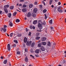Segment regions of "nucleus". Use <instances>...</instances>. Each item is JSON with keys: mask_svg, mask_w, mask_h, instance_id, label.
<instances>
[{"mask_svg": "<svg viewBox=\"0 0 66 66\" xmlns=\"http://www.w3.org/2000/svg\"><path fill=\"white\" fill-rule=\"evenodd\" d=\"M6 28H7V26L6 25H4V28H0V31L2 33H3V32H5L6 31Z\"/></svg>", "mask_w": 66, "mask_h": 66, "instance_id": "obj_1", "label": "nucleus"}, {"mask_svg": "<svg viewBox=\"0 0 66 66\" xmlns=\"http://www.w3.org/2000/svg\"><path fill=\"white\" fill-rule=\"evenodd\" d=\"M9 5H5L4 6V10L6 13H7L8 12V11H7V8H8V7H9Z\"/></svg>", "mask_w": 66, "mask_h": 66, "instance_id": "obj_2", "label": "nucleus"}, {"mask_svg": "<svg viewBox=\"0 0 66 66\" xmlns=\"http://www.w3.org/2000/svg\"><path fill=\"white\" fill-rule=\"evenodd\" d=\"M62 8V6H60L58 7L57 8V11L58 12H59L60 13H62L63 12V11L61 10V9Z\"/></svg>", "mask_w": 66, "mask_h": 66, "instance_id": "obj_3", "label": "nucleus"}, {"mask_svg": "<svg viewBox=\"0 0 66 66\" xmlns=\"http://www.w3.org/2000/svg\"><path fill=\"white\" fill-rule=\"evenodd\" d=\"M42 24H41V23H39L38 25V28H39L40 30H42L43 29V26H42Z\"/></svg>", "mask_w": 66, "mask_h": 66, "instance_id": "obj_4", "label": "nucleus"}, {"mask_svg": "<svg viewBox=\"0 0 66 66\" xmlns=\"http://www.w3.org/2000/svg\"><path fill=\"white\" fill-rule=\"evenodd\" d=\"M32 43V41H30L29 42H28L26 43L27 45V46H31V44Z\"/></svg>", "mask_w": 66, "mask_h": 66, "instance_id": "obj_5", "label": "nucleus"}, {"mask_svg": "<svg viewBox=\"0 0 66 66\" xmlns=\"http://www.w3.org/2000/svg\"><path fill=\"white\" fill-rule=\"evenodd\" d=\"M7 50L9 51H10L11 50V45L10 44H8L7 46Z\"/></svg>", "mask_w": 66, "mask_h": 66, "instance_id": "obj_6", "label": "nucleus"}, {"mask_svg": "<svg viewBox=\"0 0 66 66\" xmlns=\"http://www.w3.org/2000/svg\"><path fill=\"white\" fill-rule=\"evenodd\" d=\"M32 15V14H31V13H30V12H28V14H27V17H31Z\"/></svg>", "mask_w": 66, "mask_h": 66, "instance_id": "obj_7", "label": "nucleus"}, {"mask_svg": "<svg viewBox=\"0 0 66 66\" xmlns=\"http://www.w3.org/2000/svg\"><path fill=\"white\" fill-rule=\"evenodd\" d=\"M46 39V38L44 37H43L41 38V40H42V41H43L44 42L45 41Z\"/></svg>", "mask_w": 66, "mask_h": 66, "instance_id": "obj_8", "label": "nucleus"}, {"mask_svg": "<svg viewBox=\"0 0 66 66\" xmlns=\"http://www.w3.org/2000/svg\"><path fill=\"white\" fill-rule=\"evenodd\" d=\"M22 11L24 13V12H27V8H24L22 9Z\"/></svg>", "mask_w": 66, "mask_h": 66, "instance_id": "obj_9", "label": "nucleus"}, {"mask_svg": "<svg viewBox=\"0 0 66 66\" xmlns=\"http://www.w3.org/2000/svg\"><path fill=\"white\" fill-rule=\"evenodd\" d=\"M51 45V43L50 42H48L47 43V46L48 47H50Z\"/></svg>", "mask_w": 66, "mask_h": 66, "instance_id": "obj_10", "label": "nucleus"}, {"mask_svg": "<svg viewBox=\"0 0 66 66\" xmlns=\"http://www.w3.org/2000/svg\"><path fill=\"white\" fill-rule=\"evenodd\" d=\"M37 11V8H35L33 12L34 13H36Z\"/></svg>", "mask_w": 66, "mask_h": 66, "instance_id": "obj_11", "label": "nucleus"}, {"mask_svg": "<svg viewBox=\"0 0 66 66\" xmlns=\"http://www.w3.org/2000/svg\"><path fill=\"white\" fill-rule=\"evenodd\" d=\"M27 41H28V39H27V38L26 37H24V43H26Z\"/></svg>", "mask_w": 66, "mask_h": 66, "instance_id": "obj_12", "label": "nucleus"}, {"mask_svg": "<svg viewBox=\"0 0 66 66\" xmlns=\"http://www.w3.org/2000/svg\"><path fill=\"white\" fill-rule=\"evenodd\" d=\"M35 42H32L31 44V46L32 47H34L35 46Z\"/></svg>", "mask_w": 66, "mask_h": 66, "instance_id": "obj_13", "label": "nucleus"}, {"mask_svg": "<svg viewBox=\"0 0 66 66\" xmlns=\"http://www.w3.org/2000/svg\"><path fill=\"white\" fill-rule=\"evenodd\" d=\"M41 50L42 51H44L45 50V48H44V47L42 46L41 48Z\"/></svg>", "mask_w": 66, "mask_h": 66, "instance_id": "obj_14", "label": "nucleus"}, {"mask_svg": "<svg viewBox=\"0 0 66 66\" xmlns=\"http://www.w3.org/2000/svg\"><path fill=\"white\" fill-rule=\"evenodd\" d=\"M25 60L26 62H28V57H26L25 59Z\"/></svg>", "mask_w": 66, "mask_h": 66, "instance_id": "obj_15", "label": "nucleus"}, {"mask_svg": "<svg viewBox=\"0 0 66 66\" xmlns=\"http://www.w3.org/2000/svg\"><path fill=\"white\" fill-rule=\"evenodd\" d=\"M35 53H39V49H37L36 50L35 52Z\"/></svg>", "mask_w": 66, "mask_h": 66, "instance_id": "obj_16", "label": "nucleus"}, {"mask_svg": "<svg viewBox=\"0 0 66 66\" xmlns=\"http://www.w3.org/2000/svg\"><path fill=\"white\" fill-rule=\"evenodd\" d=\"M9 26L10 27H13V24L12 22H10L9 23Z\"/></svg>", "mask_w": 66, "mask_h": 66, "instance_id": "obj_17", "label": "nucleus"}, {"mask_svg": "<svg viewBox=\"0 0 66 66\" xmlns=\"http://www.w3.org/2000/svg\"><path fill=\"white\" fill-rule=\"evenodd\" d=\"M42 45H44V46H45L46 45V42H43L42 43Z\"/></svg>", "mask_w": 66, "mask_h": 66, "instance_id": "obj_18", "label": "nucleus"}, {"mask_svg": "<svg viewBox=\"0 0 66 66\" xmlns=\"http://www.w3.org/2000/svg\"><path fill=\"white\" fill-rule=\"evenodd\" d=\"M33 4H30L29 6V7H30V8H31V7H33Z\"/></svg>", "mask_w": 66, "mask_h": 66, "instance_id": "obj_19", "label": "nucleus"}, {"mask_svg": "<svg viewBox=\"0 0 66 66\" xmlns=\"http://www.w3.org/2000/svg\"><path fill=\"white\" fill-rule=\"evenodd\" d=\"M21 34H18L17 36H18V37H20V36H21Z\"/></svg>", "mask_w": 66, "mask_h": 66, "instance_id": "obj_20", "label": "nucleus"}, {"mask_svg": "<svg viewBox=\"0 0 66 66\" xmlns=\"http://www.w3.org/2000/svg\"><path fill=\"white\" fill-rule=\"evenodd\" d=\"M37 20H35L33 22V23L34 24H36V23H37Z\"/></svg>", "mask_w": 66, "mask_h": 66, "instance_id": "obj_21", "label": "nucleus"}, {"mask_svg": "<svg viewBox=\"0 0 66 66\" xmlns=\"http://www.w3.org/2000/svg\"><path fill=\"white\" fill-rule=\"evenodd\" d=\"M32 16L34 17H35L36 16V15L34 13H32Z\"/></svg>", "mask_w": 66, "mask_h": 66, "instance_id": "obj_22", "label": "nucleus"}, {"mask_svg": "<svg viewBox=\"0 0 66 66\" xmlns=\"http://www.w3.org/2000/svg\"><path fill=\"white\" fill-rule=\"evenodd\" d=\"M40 38V37H37L36 38V39H37V40H39Z\"/></svg>", "mask_w": 66, "mask_h": 66, "instance_id": "obj_23", "label": "nucleus"}, {"mask_svg": "<svg viewBox=\"0 0 66 66\" xmlns=\"http://www.w3.org/2000/svg\"><path fill=\"white\" fill-rule=\"evenodd\" d=\"M42 46V44L40 43L38 44V46L39 47H40Z\"/></svg>", "mask_w": 66, "mask_h": 66, "instance_id": "obj_24", "label": "nucleus"}, {"mask_svg": "<svg viewBox=\"0 0 66 66\" xmlns=\"http://www.w3.org/2000/svg\"><path fill=\"white\" fill-rule=\"evenodd\" d=\"M11 14H10V13H9L8 14V16L9 17V18H10V17H11Z\"/></svg>", "mask_w": 66, "mask_h": 66, "instance_id": "obj_25", "label": "nucleus"}, {"mask_svg": "<svg viewBox=\"0 0 66 66\" xmlns=\"http://www.w3.org/2000/svg\"><path fill=\"white\" fill-rule=\"evenodd\" d=\"M15 21L16 22H19L20 21V20L18 19H17Z\"/></svg>", "mask_w": 66, "mask_h": 66, "instance_id": "obj_26", "label": "nucleus"}, {"mask_svg": "<svg viewBox=\"0 0 66 66\" xmlns=\"http://www.w3.org/2000/svg\"><path fill=\"white\" fill-rule=\"evenodd\" d=\"M52 1H53V0H50V5L51 4V3L52 2Z\"/></svg>", "mask_w": 66, "mask_h": 66, "instance_id": "obj_27", "label": "nucleus"}, {"mask_svg": "<svg viewBox=\"0 0 66 66\" xmlns=\"http://www.w3.org/2000/svg\"><path fill=\"white\" fill-rule=\"evenodd\" d=\"M14 6H11L10 7V9H11V10H13V9L14 8Z\"/></svg>", "mask_w": 66, "mask_h": 66, "instance_id": "obj_28", "label": "nucleus"}, {"mask_svg": "<svg viewBox=\"0 0 66 66\" xmlns=\"http://www.w3.org/2000/svg\"><path fill=\"white\" fill-rule=\"evenodd\" d=\"M7 60H4V64H6V63H7Z\"/></svg>", "mask_w": 66, "mask_h": 66, "instance_id": "obj_29", "label": "nucleus"}, {"mask_svg": "<svg viewBox=\"0 0 66 66\" xmlns=\"http://www.w3.org/2000/svg\"><path fill=\"white\" fill-rule=\"evenodd\" d=\"M16 14H17V12H15L13 14V16H15L16 15Z\"/></svg>", "mask_w": 66, "mask_h": 66, "instance_id": "obj_30", "label": "nucleus"}, {"mask_svg": "<svg viewBox=\"0 0 66 66\" xmlns=\"http://www.w3.org/2000/svg\"><path fill=\"white\" fill-rule=\"evenodd\" d=\"M14 42L15 43H16V44H17V43H18V41L17 40H14Z\"/></svg>", "mask_w": 66, "mask_h": 66, "instance_id": "obj_31", "label": "nucleus"}, {"mask_svg": "<svg viewBox=\"0 0 66 66\" xmlns=\"http://www.w3.org/2000/svg\"><path fill=\"white\" fill-rule=\"evenodd\" d=\"M38 22H39V23H41L42 24H43V23H42V21L41 20H39L38 21Z\"/></svg>", "mask_w": 66, "mask_h": 66, "instance_id": "obj_32", "label": "nucleus"}, {"mask_svg": "<svg viewBox=\"0 0 66 66\" xmlns=\"http://www.w3.org/2000/svg\"><path fill=\"white\" fill-rule=\"evenodd\" d=\"M43 12L44 13H46L47 12V10L46 9H44L43 10Z\"/></svg>", "mask_w": 66, "mask_h": 66, "instance_id": "obj_33", "label": "nucleus"}, {"mask_svg": "<svg viewBox=\"0 0 66 66\" xmlns=\"http://www.w3.org/2000/svg\"><path fill=\"white\" fill-rule=\"evenodd\" d=\"M50 23L51 24L52 23V20H51L50 21Z\"/></svg>", "mask_w": 66, "mask_h": 66, "instance_id": "obj_34", "label": "nucleus"}, {"mask_svg": "<svg viewBox=\"0 0 66 66\" xmlns=\"http://www.w3.org/2000/svg\"><path fill=\"white\" fill-rule=\"evenodd\" d=\"M23 7H27V5L25 4L23 5Z\"/></svg>", "mask_w": 66, "mask_h": 66, "instance_id": "obj_35", "label": "nucleus"}, {"mask_svg": "<svg viewBox=\"0 0 66 66\" xmlns=\"http://www.w3.org/2000/svg\"><path fill=\"white\" fill-rule=\"evenodd\" d=\"M39 34V33L38 32L36 34V36H38Z\"/></svg>", "mask_w": 66, "mask_h": 66, "instance_id": "obj_36", "label": "nucleus"}, {"mask_svg": "<svg viewBox=\"0 0 66 66\" xmlns=\"http://www.w3.org/2000/svg\"><path fill=\"white\" fill-rule=\"evenodd\" d=\"M45 19H47V16L46 15V14H45Z\"/></svg>", "mask_w": 66, "mask_h": 66, "instance_id": "obj_37", "label": "nucleus"}, {"mask_svg": "<svg viewBox=\"0 0 66 66\" xmlns=\"http://www.w3.org/2000/svg\"><path fill=\"white\" fill-rule=\"evenodd\" d=\"M39 7L41 9H42V5H40L39 6Z\"/></svg>", "mask_w": 66, "mask_h": 66, "instance_id": "obj_38", "label": "nucleus"}, {"mask_svg": "<svg viewBox=\"0 0 66 66\" xmlns=\"http://www.w3.org/2000/svg\"><path fill=\"white\" fill-rule=\"evenodd\" d=\"M31 35V32H29V33L28 35H29V36H30Z\"/></svg>", "mask_w": 66, "mask_h": 66, "instance_id": "obj_39", "label": "nucleus"}, {"mask_svg": "<svg viewBox=\"0 0 66 66\" xmlns=\"http://www.w3.org/2000/svg\"><path fill=\"white\" fill-rule=\"evenodd\" d=\"M30 56H31V57H32V58H34V56H33L32 55H30Z\"/></svg>", "mask_w": 66, "mask_h": 66, "instance_id": "obj_40", "label": "nucleus"}, {"mask_svg": "<svg viewBox=\"0 0 66 66\" xmlns=\"http://www.w3.org/2000/svg\"><path fill=\"white\" fill-rule=\"evenodd\" d=\"M10 36L11 37H12V36H13V33H11L10 34Z\"/></svg>", "mask_w": 66, "mask_h": 66, "instance_id": "obj_41", "label": "nucleus"}, {"mask_svg": "<svg viewBox=\"0 0 66 66\" xmlns=\"http://www.w3.org/2000/svg\"><path fill=\"white\" fill-rule=\"evenodd\" d=\"M13 48H14V47H16V44H13Z\"/></svg>", "mask_w": 66, "mask_h": 66, "instance_id": "obj_42", "label": "nucleus"}, {"mask_svg": "<svg viewBox=\"0 0 66 66\" xmlns=\"http://www.w3.org/2000/svg\"><path fill=\"white\" fill-rule=\"evenodd\" d=\"M20 2H24V0H20Z\"/></svg>", "mask_w": 66, "mask_h": 66, "instance_id": "obj_43", "label": "nucleus"}, {"mask_svg": "<svg viewBox=\"0 0 66 66\" xmlns=\"http://www.w3.org/2000/svg\"><path fill=\"white\" fill-rule=\"evenodd\" d=\"M30 51L31 52H32V53H33V50L32 49H31L30 50Z\"/></svg>", "mask_w": 66, "mask_h": 66, "instance_id": "obj_44", "label": "nucleus"}, {"mask_svg": "<svg viewBox=\"0 0 66 66\" xmlns=\"http://www.w3.org/2000/svg\"><path fill=\"white\" fill-rule=\"evenodd\" d=\"M42 24H44L45 25V24H46V22H44V23H42Z\"/></svg>", "mask_w": 66, "mask_h": 66, "instance_id": "obj_45", "label": "nucleus"}, {"mask_svg": "<svg viewBox=\"0 0 66 66\" xmlns=\"http://www.w3.org/2000/svg\"><path fill=\"white\" fill-rule=\"evenodd\" d=\"M17 53L18 54H20V52H17Z\"/></svg>", "mask_w": 66, "mask_h": 66, "instance_id": "obj_46", "label": "nucleus"}, {"mask_svg": "<svg viewBox=\"0 0 66 66\" xmlns=\"http://www.w3.org/2000/svg\"><path fill=\"white\" fill-rule=\"evenodd\" d=\"M35 5H37V2H35Z\"/></svg>", "mask_w": 66, "mask_h": 66, "instance_id": "obj_47", "label": "nucleus"}, {"mask_svg": "<svg viewBox=\"0 0 66 66\" xmlns=\"http://www.w3.org/2000/svg\"><path fill=\"white\" fill-rule=\"evenodd\" d=\"M35 56H36V57H38V54L35 55Z\"/></svg>", "mask_w": 66, "mask_h": 66, "instance_id": "obj_48", "label": "nucleus"}, {"mask_svg": "<svg viewBox=\"0 0 66 66\" xmlns=\"http://www.w3.org/2000/svg\"><path fill=\"white\" fill-rule=\"evenodd\" d=\"M25 52H27L28 51V50H27L26 48L25 49Z\"/></svg>", "mask_w": 66, "mask_h": 66, "instance_id": "obj_49", "label": "nucleus"}, {"mask_svg": "<svg viewBox=\"0 0 66 66\" xmlns=\"http://www.w3.org/2000/svg\"><path fill=\"white\" fill-rule=\"evenodd\" d=\"M61 2H58L59 5H61Z\"/></svg>", "mask_w": 66, "mask_h": 66, "instance_id": "obj_50", "label": "nucleus"}, {"mask_svg": "<svg viewBox=\"0 0 66 66\" xmlns=\"http://www.w3.org/2000/svg\"><path fill=\"white\" fill-rule=\"evenodd\" d=\"M26 32H28V30L27 28H26Z\"/></svg>", "mask_w": 66, "mask_h": 66, "instance_id": "obj_51", "label": "nucleus"}, {"mask_svg": "<svg viewBox=\"0 0 66 66\" xmlns=\"http://www.w3.org/2000/svg\"><path fill=\"white\" fill-rule=\"evenodd\" d=\"M32 28L33 29H35V27L33 26L32 27Z\"/></svg>", "mask_w": 66, "mask_h": 66, "instance_id": "obj_52", "label": "nucleus"}, {"mask_svg": "<svg viewBox=\"0 0 66 66\" xmlns=\"http://www.w3.org/2000/svg\"><path fill=\"white\" fill-rule=\"evenodd\" d=\"M32 26H30V29H32Z\"/></svg>", "mask_w": 66, "mask_h": 66, "instance_id": "obj_53", "label": "nucleus"}, {"mask_svg": "<svg viewBox=\"0 0 66 66\" xmlns=\"http://www.w3.org/2000/svg\"><path fill=\"white\" fill-rule=\"evenodd\" d=\"M59 1V0H55V2H57Z\"/></svg>", "mask_w": 66, "mask_h": 66, "instance_id": "obj_54", "label": "nucleus"}, {"mask_svg": "<svg viewBox=\"0 0 66 66\" xmlns=\"http://www.w3.org/2000/svg\"><path fill=\"white\" fill-rule=\"evenodd\" d=\"M6 35H7V36H10V35H9V34H8L7 33H6Z\"/></svg>", "mask_w": 66, "mask_h": 66, "instance_id": "obj_55", "label": "nucleus"}, {"mask_svg": "<svg viewBox=\"0 0 66 66\" xmlns=\"http://www.w3.org/2000/svg\"><path fill=\"white\" fill-rule=\"evenodd\" d=\"M51 29H52V30H53V27H51Z\"/></svg>", "mask_w": 66, "mask_h": 66, "instance_id": "obj_56", "label": "nucleus"}, {"mask_svg": "<svg viewBox=\"0 0 66 66\" xmlns=\"http://www.w3.org/2000/svg\"><path fill=\"white\" fill-rule=\"evenodd\" d=\"M1 58L2 59H3V56H1Z\"/></svg>", "mask_w": 66, "mask_h": 66, "instance_id": "obj_57", "label": "nucleus"}, {"mask_svg": "<svg viewBox=\"0 0 66 66\" xmlns=\"http://www.w3.org/2000/svg\"><path fill=\"white\" fill-rule=\"evenodd\" d=\"M51 7H54V6L53 5H52Z\"/></svg>", "mask_w": 66, "mask_h": 66, "instance_id": "obj_58", "label": "nucleus"}, {"mask_svg": "<svg viewBox=\"0 0 66 66\" xmlns=\"http://www.w3.org/2000/svg\"><path fill=\"white\" fill-rule=\"evenodd\" d=\"M1 13H2V11H0V14H1Z\"/></svg>", "mask_w": 66, "mask_h": 66, "instance_id": "obj_59", "label": "nucleus"}, {"mask_svg": "<svg viewBox=\"0 0 66 66\" xmlns=\"http://www.w3.org/2000/svg\"><path fill=\"white\" fill-rule=\"evenodd\" d=\"M38 32H42V30H38Z\"/></svg>", "mask_w": 66, "mask_h": 66, "instance_id": "obj_60", "label": "nucleus"}, {"mask_svg": "<svg viewBox=\"0 0 66 66\" xmlns=\"http://www.w3.org/2000/svg\"><path fill=\"white\" fill-rule=\"evenodd\" d=\"M43 3L44 4V5H45V2H43Z\"/></svg>", "mask_w": 66, "mask_h": 66, "instance_id": "obj_61", "label": "nucleus"}, {"mask_svg": "<svg viewBox=\"0 0 66 66\" xmlns=\"http://www.w3.org/2000/svg\"><path fill=\"white\" fill-rule=\"evenodd\" d=\"M63 5H66V3H64Z\"/></svg>", "mask_w": 66, "mask_h": 66, "instance_id": "obj_62", "label": "nucleus"}, {"mask_svg": "<svg viewBox=\"0 0 66 66\" xmlns=\"http://www.w3.org/2000/svg\"><path fill=\"white\" fill-rule=\"evenodd\" d=\"M21 4H20L19 5V6H21Z\"/></svg>", "mask_w": 66, "mask_h": 66, "instance_id": "obj_63", "label": "nucleus"}, {"mask_svg": "<svg viewBox=\"0 0 66 66\" xmlns=\"http://www.w3.org/2000/svg\"><path fill=\"white\" fill-rule=\"evenodd\" d=\"M62 66V65H60V64L59 65H58V66Z\"/></svg>", "mask_w": 66, "mask_h": 66, "instance_id": "obj_64", "label": "nucleus"}]
</instances>
